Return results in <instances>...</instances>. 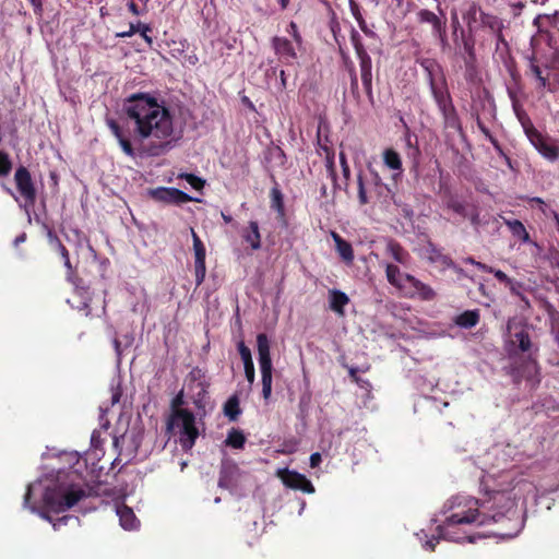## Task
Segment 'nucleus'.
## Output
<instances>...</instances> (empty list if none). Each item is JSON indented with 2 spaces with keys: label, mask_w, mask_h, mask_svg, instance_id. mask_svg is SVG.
Returning <instances> with one entry per match:
<instances>
[{
  "label": "nucleus",
  "mask_w": 559,
  "mask_h": 559,
  "mask_svg": "<svg viewBox=\"0 0 559 559\" xmlns=\"http://www.w3.org/2000/svg\"><path fill=\"white\" fill-rule=\"evenodd\" d=\"M448 511L450 514L437 527L439 536H432L425 543V548L429 551L435 550L440 537L456 543H473V535L460 532L462 525L497 524L500 527L488 531V534L502 537L515 536L521 526L516 503L508 491H493L488 499L484 500L456 496L449 500Z\"/></svg>",
  "instance_id": "obj_1"
},
{
  "label": "nucleus",
  "mask_w": 559,
  "mask_h": 559,
  "mask_svg": "<svg viewBox=\"0 0 559 559\" xmlns=\"http://www.w3.org/2000/svg\"><path fill=\"white\" fill-rule=\"evenodd\" d=\"M86 496L85 490L72 483L60 480L53 475H46L28 485L24 496V508L38 514L52 524L53 530L66 525L70 516L52 521L48 512L61 513L75 506Z\"/></svg>",
  "instance_id": "obj_2"
},
{
  "label": "nucleus",
  "mask_w": 559,
  "mask_h": 559,
  "mask_svg": "<svg viewBox=\"0 0 559 559\" xmlns=\"http://www.w3.org/2000/svg\"><path fill=\"white\" fill-rule=\"evenodd\" d=\"M173 130V116L165 100L142 93V154H163Z\"/></svg>",
  "instance_id": "obj_3"
},
{
  "label": "nucleus",
  "mask_w": 559,
  "mask_h": 559,
  "mask_svg": "<svg viewBox=\"0 0 559 559\" xmlns=\"http://www.w3.org/2000/svg\"><path fill=\"white\" fill-rule=\"evenodd\" d=\"M167 428L179 436V442L185 451L191 450L199 437L195 417L190 411H178L175 415H170Z\"/></svg>",
  "instance_id": "obj_4"
},
{
  "label": "nucleus",
  "mask_w": 559,
  "mask_h": 559,
  "mask_svg": "<svg viewBox=\"0 0 559 559\" xmlns=\"http://www.w3.org/2000/svg\"><path fill=\"white\" fill-rule=\"evenodd\" d=\"M257 346L261 370L262 396L265 401H269L272 394L273 366L270 354V341L266 334L260 333L257 335Z\"/></svg>",
  "instance_id": "obj_5"
},
{
  "label": "nucleus",
  "mask_w": 559,
  "mask_h": 559,
  "mask_svg": "<svg viewBox=\"0 0 559 559\" xmlns=\"http://www.w3.org/2000/svg\"><path fill=\"white\" fill-rule=\"evenodd\" d=\"M416 62L426 73V80L432 97L438 96L439 93L449 91L443 68L436 59L421 57L417 58Z\"/></svg>",
  "instance_id": "obj_6"
},
{
  "label": "nucleus",
  "mask_w": 559,
  "mask_h": 559,
  "mask_svg": "<svg viewBox=\"0 0 559 559\" xmlns=\"http://www.w3.org/2000/svg\"><path fill=\"white\" fill-rule=\"evenodd\" d=\"M441 199L447 209L457 214L463 219H468L473 226L480 224L479 211L476 205L461 200L447 188L441 192Z\"/></svg>",
  "instance_id": "obj_7"
},
{
  "label": "nucleus",
  "mask_w": 559,
  "mask_h": 559,
  "mask_svg": "<svg viewBox=\"0 0 559 559\" xmlns=\"http://www.w3.org/2000/svg\"><path fill=\"white\" fill-rule=\"evenodd\" d=\"M14 180L20 197L14 195L9 189L8 191L14 197V199L20 203V205L24 207L27 216H29V206L34 204L36 198V191L31 175L26 168L20 167L15 171ZM28 219H31V217H28Z\"/></svg>",
  "instance_id": "obj_8"
},
{
  "label": "nucleus",
  "mask_w": 559,
  "mask_h": 559,
  "mask_svg": "<svg viewBox=\"0 0 559 559\" xmlns=\"http://www.w3.org/2000/svg\"><path fill=\"white\" fill-rule=\"evenodd\" d=\"M433 100L442 115L444 127L459 132L462 131L461 120L456 108L453 105L450 92L439 93L438 96L433 97Z\"/></svg>",
  "instance_id": "obj_9"
},
{
  "label": "nucleus",
  "mask_w": 559,
  "mask_h": 559,
  "mask_svg": "<svg viewBox=\"0 0 559 559\" xmlns=\"http://www.w3.org/2000/svg\"><path fill=\"white\" fill-rule=\"evenodd\" d=\"M526 136L543 157L550 162H555L559 158V145L554 139L548 135H544L537 129L528 133Z\"/></svg>",
  "instance_id": "obj_10"
},
{
  "label": "nucleus",
  "mask_w": 559,
  "mask_h": 559,
  "mask_svg": "<svg viewBox=\"0 0 559 559\" xmlns=\"http://www.w3.org/2000/svg\"><path fill=\"white\" fill-rule=\"evenodd\" d=\"M403 277L405 283H407L406 295L409 298H418L423 301H432L436 299L437 293L430 285L425 284L411 274H405Z\"/></svg>",
  "instance_id": "obj_11"
},
{
  "label": "nucleus",
  "mask_w": 559,
  "mask_h": 559,
  "mask_svg": "<svg viewBox=\"0 0 559 559\" xmlns=\"http://www.w3.org/2000/svg\"><path fill=\"white\" fill-rule=\"evenodd\" d=\"M191 236L193 241V252H194V276H195V284L197 286H200L205 278L206 274V265H205V257H206V249L201 240V238L198 236V234L194 231L193 228H191Z\"/></svg>",
  "instance_id": "obj_12"
},
{
  "label": "nucleus",
  "mask_w": 559,
  "mask_h": 559,
  "mask_svg": "<svg viewBox=\"0 0 559 559\" xmlns=\"http://www.w3.org/2000/svg\"><path fill=\"white\" fill-rule=\"evenodd\" d=\"M283 484L292 489L300 490L305 493H313L314 487L312 483L304 475L296 471L282 469L278 472Z\"/></svg>",
  "instance_id": "obj_13"
},
{
  "label": "nucleus",
  "mask_w": 559,
  "mask_h": 559,
  "mask_svg": "<svg viewBox=\"0 0 559 559\" xmlns=\"http://www.w3.org/2000/svg\"><path fill=\"white\" fill-rule=\"evenodd\" d=\"M533 344L530 337V333L525 326H520L514 333L511 334V340L509 342V357L512 358L521 353H528L532 348Z\"/></svg>",
  "instance_id": "obj_14"
},
{
  "label": "nucleus",
  "mask_w": 559,
  "mask_h": 559,
  "mask_svg": "<svg viewBox=\"0 0 559 559\" xmlns=\"http://www.w3.org/2000/svg\"><path fill=\"white\" fill-rule=\"evenodd\" d=\"M239 476L238 465L231 460H224L221 464L218 486L224 489H231L237 485Z\"/></svg>",
  "instance_id": "obj_15"
},
{
  "label": "nucleus",
  "mask_w": 559,
  "mask_h": 559,
  "mask_svg": "<svg viewBox=\"0 0 559 559\" xmlns=\"http://www.w3.org/2000/svg\"><path fill=\"white\" fill-rule=\"evenodd\" d=\"M151 195L160 202L183 204L192 201V198L177 188H157L151 191Z\"/></svg>",
  "instance_id": "obj_16"
},
{
  "label": "nucleus",
  "mask_w": 559,
  "mask_h": 559,
  "mask_svg": "<svg viewBox=\"0 0 559 559\" xmlns=\"http://www.w3.org/2000/svg\"><path fill=\"white\" fill-rule=\"evenodd\" d=\"M357 58L359 60V67H360V76L364 90L369 98L370 102L373 99L372 95V61L369 53L362 52L357 55Z\"/></svg>",
  "instance_id": "obj_17"
},
{
  "label": "nucleus",
  "mask_w": 559,
  "mask_h": 559,
  "mask_svg": "<svg viewBox=\"0 0 559 559\" xmlns=\"http://www.w3.org/2000/svg\"><path fill=\"white\" fill-rule=\"evenodd\" d=\"M426 252L428 261L432 264H436L437 266H440L442 270L453 269L457 273L463 272L462 269L456 267L455 263L448 254H444L442 250L433 243H428Z\"/></svg>",
  "instance_id": "obj_18"
},
{
  "label": "nucleus",
  "mask_w": 559,
  "mask_h": 559,
  "mask_svg": "<svg viewBox=\"0 0 559 559\" xmlns=\"http://www.w3.org/2000/svg\"><path fill=\"white\" fill-rule=\"evenodd\" d=\"M526 75L533 76L537 81L538 88H546L549 83V68L540 64L535 56L528 58V69Z\"/></svg>",
  "instance_id": "obj_19"
},
{
  "label": "nucleus",
  "mask_w": 559,
  "mask_h": 559,
  "mask_svg": "<svg viewBox=\"0 0 559 559\" xmlns=\"http://www.w3.org/2000/svg\"><path fill=\"white\" fill-rule=\"evenodd\" d=\"M272 47L276 56L285 62H292L297 59L296 50L290 40L286 37L274 36Z\"/></svg>",
  "instance_id": "obj_20"
},
{
  "label": "nucleus",
  "mask_w": 559,
  "mask_h": 559,
  "mask_svg": "<svg viewBox=\"0 0 559 559\" xmlns=\"http://www.w3.org/2000/svg\"><path fill=\"white\" fill-rule=\"evenodd\" d=\"M116 514L119 519V524L124 531H134L138 527V519L132 508L119 502L116 504Z\"/></svg>",
  "instance_id": "obj_21"
},
{
  "label": "nucleus",
  "mask_w": 559,
  "mask_h": 559,
  "mask_svg": "<svg viewBox=\"0 0 559 559\" xmlns=\"http://www.w3.org/2000/svg\"><path fill=\"white\" fill-rule=\"evenodd\" d=\"M478 20L483 23V34H485L489 38L488 43H491L492 37H495L497 34L501 33L504 29L503 21L495 14L486 12Z\"/></svg>",
  "instance_id": "obj_22"
},
{
  "label": "nucleus",
  "mask_w": 559,
  "mask_h": 559,
  "mask_svg": "<svg viewBox=\"0 0 559 559\" xmlns=\"http://www.w3.org/2000/svg\"><path fill=\"white\" fill-rule=\"evenodd\" d=\"M480 7L476 2L469 3L468 8L462 13V17L464 23L466 24V32L467 33H476V25L478 23V19L483 14H485Z\"/></svg>",
  "instance_id": "obj_23"
},
{
  "label": "nucleus",
  "mask_w": 559,
  "mask_h": 559,
  "mask_svg": "<svg viewBox=\"0 0 559 559\" xmlns=\"http://www.w3.org/2000/svg\"><path fill=\"white\" fill-rule=\"evenodd\" d=\"M329 301L331 310L343 317L345 314L344 308L349 304V298L338 289H331L329 292Z\"/></svg>",
  "instance_id": "obj_24"
},
{
  "label": "nucleus",
  "mask_w": 559,
  "mask_h": 559,
  "mask_svg": "<svg viewBox=\"0 0 559 559\" xmlns=\"http://www.w3.org/2000/svg\"><path fill=\"white\" fill-rule=\"evenodd\" d=\"M331 236L335 242L336 251L342 260L346 263H353L355 257L352 245L335 231H332Z\"/></svg>",
  "instance_id": "obj_25"
},
{
  "label": "nucleus",
  "mask_w": 559,
  "mask_h": 559,
  "mask_svg": "<svg viewBox=\"0 0 559 559\" xmlns=\"http://www.w3.org/2000/svg\"><path fill=\"white\" fill-rule=\"evenodd\" d=\"M242 238L250 245L252 250H259L261 248V234L258 222H249L248 227L242 230Z\"/></svg>",
  "instance_id": "obj_26"
},
{
  "label": "nucleus",
  "mask_w": 559,
  "mask_h": 559,
  "mask_svg": "<svg viewBox=\"0 0 559 559\" xmlns=\"http://www.w3.org/2000/svg\"><path fill=\"white\" fill-rule=\"evenodd\" d=\"M480 313L478 309L465 310L455 317L454 323L463 329H472L478 324Z\"/></svg>",
  "instance_id": "obj_27"
},
{
  "label": "nucleus",
  "mask_w": 559,
  "mask_h": 559,
  "mask_svg": "<svg viewBox=\"0 0 559 559\" xmlns=\"http://www.w3.org/2000/svg\"><path fill=\"white\" fill-rule=\"evenodd\" d=\"M462 33V45L465 52L464 60H477L475 45L479 44V38L475 36V34L465 33L464 29H461Z\"/></svg>",
  "instance_id": "obj_28"
},
{
  "label": "nucleus",
  "mask_w": 559,
  "mask_h": 559,
  "mask_svg": "<svg viewBox=\"0 0 559 559\" xmlns=\"http://www.w3.org/2000/svg\"><path fill=\"white\" fill-rule=\"evenodd\" d=\"M385 275H386L388 282L392 286H394L399 289H407V283H405L404 277H403L405 274L401 273V270L397 265L388 264L385 267Z\"/></svg>",
  "instance_id": "obj_29"
},
{
  "label": "nucleus",
  "mask_w": 559,
  "mask_h": 559,
  "mask_svg": "<svg viewBox=\"0 0 559 559\" xmlns=\"http://www.w3.org/2000/svg\"><path fill=\"white\" fill-rule=\"evenodd\" d=\"M417 21L419 23H428L432 27V33L435 31H440L445 21H442L436 13L429 11L427 9H421L417 12Z\"/></svg>",
  "instance_id": "obj_30"
},
{
  "label": "nucleus",
  "mask_w": 559,
  "mask_h": 559,
  "mask_svg": "<svg viewBox=\"0 0 559 559\" xmlns=\"http://www.w3.org/2000/svg\"><path fill=\"white\" fill-rule=\"evenodd\" d=\"M271 209L274 210L280 217L285 216L284 195L275 182V186L270 191Z\"/></svg>",
  "instance_id": "obj_31"
},
{
  "label": "nucleus",
  "mask_w": 559,
  "mask_h": 559,
  "mask_svg": "<svg viewBox=\"0 0 559 559\" xmlns=\"http://www.w3.org/2000/svg\"><path fill=\"white\" fill-rule=\"evenodd\" d=\"M240 402L237 394H233L224 404V414L230 421H236L241 414Z\"/></svg>",
  "instance_id": "obj_32"
},
{
  "label": "nucleus",
  "mask_w": 559,
  "mask_h": 559,
  "mask_svg": "<svg viewBox=\"0 0 559 559\" xmlns=\"http://www.w3.org/2000/svg\"><path fill=\"white\" fill-rule=\"evenodd\" d=\"M107 126L109 127V129L111 130L114 135L118 139L119 144H120L122 151L127 155L132 156L133 155V151H132L131 144H130V142L127 139L123 138V135L121 133V130H120L119 126L117 124V122L115 120H112V119H107Z\"/></svg>",
  "instance_id": "obj_33"
},
{
  "label": "nucleus",
  "mask_w": 559,
  "mask_h": 559,
  "mask_svg": "<svg viewBox=\"0 0 559 559\" xmlns=\"http://www.w3.org/2000/svg\"><path fill=\"white\" fill-rule=\"evenodd\" d=\"M464 79L471 84H478L480 82V78L477 68V60H464Z\"/></svg>",
  "instance_id": "obj_34"
},
{
  "label": "nucleus",
  "mask_w": 559,
  "mask_h": 559,
  "mask_svg": "<svg viewBox=\"0 0 559 559\" xmlns=\"http://www.w3.org/2000/svg\"><path fill=\"white\" fill-rule=\"evenodd\" d=\"M225 443L234 449H242L246 443V437L241 430L233 428L228 432Z\"/></svg>",
  "instance_id": "obj_35"
},
{
  "label": "nucleus",
  "mask_w": 559,
  "mask_h": 559,
  "mask_svg": "<svg viewBox=\"0 0 559 559\" xmlns=\"http://www.w3.org/2000/svg\"><path fill=\"white\" fill-rule=\"evenodd\" d=\"M388 251L392 258L399 263H406L409 254L408 252L396 241H390L388 243Z\"/></svg>",
  "instance_id": "obj_36"
},
{
  "label": "nucleus",
  "mask_w": 559,
  "mask_h": 559,
  "mask_svg": "<svg viewBox=\"0 0 559 559\" xmlns=\"http://www.w3.org/2000/svg\"><path fill=\"white\" fill-rule=\"evenodd\" d=\"M383 160L384 164L392 170H401L402 169V159L400 154L393 148H386L383 152Z\"/></svg>",
  "instance_id": "obj_37"
},
{
  "label": "nucleus",
  "mask_w": 559,
  "mask_h": 559,
  "mask_svg": "<svg viewBox=\"0 0 559 559\" xmlns=\"http://www.w3.org/2000/svg\"><path fill=\"white\" fill-rule=\"evenodd\" d=\"M138 99H140V94H133L129 99L130 104L126 105L124 109L128 116L134 120L135 130L140 131V107L138 104H133Z\"/></svg>",
  "instance_id": "obj_38"
},
{
  "label": "nucleus",
  "mask_w": 559,
  "mask_h": 559,
  "mask_svg": "<svg viewBox=\"0 0 559 559\" xmlns=\"http://www.w3.org/2000/svg\"><path fill=\"white\" fill-rule=\"evenodd\" d=\"M507 226L509 227L512 235L522 241L526 242L530 240V235L526 231L525 226L519 219L507 221Z\"/></svg>",
  "instance_id": "obj_39"
},
{
  "label": "nucleus",
  "mask_w": 559,
  "mask_h": 559,
  "mask_svg": "<svg viewBox=\"0 0 559 559\" xmlns=\"http://www.w3.org/2000/svg\"><path fill=\"white\" fill-rule=\"evenodd\" d=\"M507 287L509 288L510 293L518 297L521 301H523L525 304V306L527 308H530V300L528 298L526 297V295L524 294L525 292V285L522 283V282H519V281H515V280H511L510 283L507 285Z\"/></svg>",
  "instance_id": "obj_40"
},
{
  "label": "nucleus",
  "mask_w": 559,
  "mask_h": 559,
  "mask_svg": "<svg viewBox=\"0 0 559 559\" xmlns=\"http://www.w3.org/2000/svg\"><path fill=\"white\" fill-rule=\"evenodd\" d=\"M492 40L496 41V53L499 55V57L504 60V58L509 55L510 47L509 43L507 41L503 31L499 34H497L495 37H492Z\"/></svg>",
  "instance_id": "obj_41"
},
{
  "label": "nucleus",
  "mask_w": 559,
  "mask_h": 559,
  "mask_svg": "<svg viewBox=\"0 0 559 559\" xmlns=\"http://www.w3.org/2000/svg\"><path fill=\"white\" fill-rule=\"evenodd\" d=\"M195 386L198 392L193 395V403L195 407L200 409L204 407V399L207 394L209 383L206 381H200Z\"/></svg>",
  "instance_id": "obj_42"
},
{
  "label": "nucleus",
  "mask_w": 559,
  "mask_h": 559,
  "mask_svg": "<svg viewBox=\"0 0 559 559\" xmlns=\"http://www.w3.org/2000/svg\"><path fill=\"white\" fill-rule=\"evenodd\" d=\"M48 239H49V242L59 250L60 254L62 255V258L64 260V265L68 269H70L71 264H70L69 253H68L67 249L64 248V246L61 245L59 239L51 231L48 233Z\"/></svg>",
  "instance_id": "obj_43"
},
{
  "label": "nucleus",
  "mask_w": 559,
  "mask_h": 559,
  "mask_svg": "<svg viewBox=\"0 0 559 559\" xmlns=\"http://www.w3.org/2000/svg\"><path fill=\"white\" fill-rule=\"evenodd\" d=\"M348 68V73L350 76V91L355 97H359V91H358V78L356 73V69L350 60L345 59Z\"/></svg>",
  "instance_id": "obj_44"
},
{
  "label": "nucleus",
  "mask_w": 559,
  "mask_h": 559,
  "mask_svg": "<svg viewBox=\"0 0 559 559\" xmlns=\"http://www.w3.org/2000/svg\"><path fill=\"white\" fill-rule=\"evenodd\" d=\"M515 116H516L519 122L521 123L525 135H527L528 133H531L532 131H534L536 129L535 126L533 124L530 116L527 115V112L525 110L516 112Z\"/></svg>",
  "instance_id": "obj_45"
},
{
  "label": "nucleus",
  "mask_w": 559,
  "mask_h": 559,
  "mask_svg": "<svg viewBox=\"0 0 559 559\" xmlns=\"http://www.w3.org/2000/svg\"><path fill=\"white\" fill-rule=\"evenodd\" d=\"M75 296L81 299L80 304L75 305L73 300L69 299L68 302L71 304L72 307L78 308L79 310H85L88 308V293L83 288H76Z\"/></svg>",
  "instance_id": "obj_46"
},
{
  "label": "nucleus",
  "mask_w": 559,
  "mask_h": 559,
  "mask_svg": "<svg viewBox=\"0 0 559 559\" xmlns=\"http://www.w3.org/2000/svg\"><path fill=\"white\" fill-rule=\"evenodd\" d=\"M132 342H133V337H129L128 335H124L123 338H121V336H118L115 340V348H116V353L118 356V360H120L123 350L128 346H130L132 344Z\"/></svg>",
  "instance_id": "obj_47"
},
{
  "label": "nucleus",
  "mask_w": 559,
  "mask_h": 559,
  "mask_svg": "<svg viewBox=\"0 0 559 559\" xmlns=\"http://www.w3.org/2000/svg\"><path fill=\"white\" fill-rule=\"evenodd\" d=\"M350 41H352V45H353V47L355 49L356 55H359V53H362V52L367 51L365 46H364V44H362L361 36L359 35V33L355 28H352Z\"/></svg>",
  "instance_id": "obj_48"
},
{
  "label": "nucleus",
  "mask_w": 559,
  "mask_h": 559,
  "mask_svg": "<svg viewBox=\"0 0 559 559\" xmlns=\"http://www.w3.org/2000/svg\"><path fill=\"white\" fill-rule=\"evenodd\" d=\"M195 190H200L204 187L205 181L193 174H183L180 176Z\"/></svg>",
  "instance_id": "obj_49"
},
{
  "label": "nucleus",
  "mask_w": 559,
  "mask_h": 559,
  "mask_svg": "<svg viewBox=\"0 0 559 559\" xmlns=\"http://www.w3.org/2000/svg\"><path fill=\"white\" fill-rule=\"evenodd\" d=\"M357 185H358V200L361 205H365L368 203V197L365 189L364 178L361 173L357 176Z\"/></svg>",
  "instance_id": "obj_50"
},
{
  "label": "nucleus",
  "mask_w": 559,
  "mask_h": 559,
  "mask_svg": "<svg viewBox=\"0 0 559 559\" xmlns=\"http://www.w3.org/2000/svg\"><path fill=\"white\" fill-rule=\"evenodd\" d=\"M238 352H239V355L243 361V365L245 364H249L250 361H253L252 360V355H251V350L250 348L245 344L243 341H240L238 343Z\"/></svg>",
  "instance_id": "obj_51"
},
{
  "label": "nucleus",
  "mask_w": 559,
  "mask_h": 559,
  "mask_svg": "<svg viewBox=\"0 0 559 559\" xmlns=\"http://www.w3.org/2000/svg\"><path fill=\"white\" fill-rule=\"evenodd\" d=\"M11 170V162L7 154L0 152V177L7 176Z\"/></svg>",
  "instance_id": "obj_52"
},
{
  "label": "nucleus",
  "mask_w": 559,
  "mask_h": 559,
  "mask_svg": "<svg viewBox=\"0 0 559 559\" xmlns=\"http://www.w3.org/2000/svg\"><path fill=\"white\" fill-rule=\"evenodd\" d=\"M286 31L293 37V39L295 40V43L297 45H301L302 37H301V35L298 31V26L295 22L292 21Z\"/></svg>",
  "instance_id": "obj_53"
},
{
  "label": "nucleus",
  "mask_w": 559,
  "mask_h": 559,
  "mask_svg": "<svg viewBox=\"0 0 559 559\" xmlns=\"http://www.w3.org/2000/svg\"><path fill=\"white\" fill-rule=\"evenodd\" d=\"M183 393L179 392L171 401V415H175L178 411H186L181 406L183 405Z\"/></svg>",
  "instance_id": "obj_54"
},
{
  "label": "nucleus",
  "mask_w": 559,
  "mask_h": 559,
  "mask_svg": "<svg viewBox=\"0 0 559 559\" xmlns=\"http://www.w3.org/2000/svg\"><path fill=\"white\" fill-rule=\"evenodd\" d=\"M205 371L199 367H194L190 372H189V379L191 381H194L197 383H199L200 381H205Z\"/></svg>",
  "instance_id": "obj_55"
},
{
  "label": "nucleus",
  "mask_w": 559,
  "mask_h": 559,
  "mask_svg": "<svg viewBox=\"0 0 559 559\" xmlns=\"http://www.w3.org/2000/svg\"><path fill=\"white\" fill-rule=\"evenodd\" d=\"M432 35L439 39L440 45H441L442 48L448 46V37H447L445 23L442 25L440 31H435L432 33Z\"/></svg>",
  "instance_id": "obj_56"
},
{
  "label": "nucleus",
  "mask_w": 559,
  "mask_h": 559,
  "mask_svg": "<svg viewBox=\"0 0 559 559\" xmlns=\"http://www.w3.org/2000/svg\"><path fill=\"white\" fill-rule=\"evenodd\" d=\"M245 376L247 381L252 384L255 379V371H254V365L253 361H250L249 364H245Z\"/></svg>",
  "instance_id": "obj_57"
},
{
  "label": "nucleus",
  "mask_w": 559,
  "mask_h": 559,
  "mask_svg": "<svg viewBox=\"0 0 559 559\" xmlns=\"http://www.w3.org/2000/svg\"><path fill=\"white\" fill-rule=\"evenodd\" d=\"M483 32H484L483 23L480 21H478V23L476 25L475 36H477L479 38L480 47H484L489 41V38L485 34H483Z\"/></svg>",
  "instance_id": "obj_58"
},
{
  "label": "nucleus",
  "mask_w": 559,
  "mask_h": 559,
  "mask_svg": "<svg viewBox=\"0 0 559 559\" xmlns=\"http://www.w3.org/2000/svg\"><path fill=\"white\" fill-rule=\"evenodd\" d=\"M465 263H469L476 265L479 270L484 272H493V269L487 264L476 261L474 258L468 257L464 260Z\"/></svg>",
  "instance_id": "obj_59"
},
{
  "label": "nucleus",
  "mask_w": 559,
  "mask_h": 559,
  "mask_svg": "<svg viewBox=\"0 0 559 559\" xmlns=\"http://www.w3.org/2000/svg\"><path fill=\"white\" fill-rule=\"evenodd\" d=\"M559 16V10L558 11H555L554 14H540L538 15L537 17H535L534 20V24L535 25H539V22L545 20L549 23H551L552 20H556L557 17Z\"/></svg>",
  "instance_id": "obj_60"
},
{
  "label": "nucleus",
  "mask_w": 559,
  "mask_h": 559,
  "mask_svg": "<svg viewBox=\"0 0 559 559\" xmlns=\"http://www.w3.org/2000/svg\"><path fill=\"white\" fill-rule=\"evenodd\" d=\"M495 277L500 282V283H503L506 286L510 283V281L512 280L511 277H509L503 271L501 270H493V272H491Z\"/></svg>",
  "instance_id": "obj_61"
},
{
  "label": "nucleus",
  "mask_w": 559,
  "mask_h": 559,
  "mask_svg": "<svg viewBox=\"0 0 559 559\" xmlns=\"http://www.w3.org/2000/svg\"><path fill=\"white\" fill-rule=\"evenodd\" d=\"M340 162H341V166H342L343 176L345 177V179H348L350 176V169H349V166L347 164L344 153L340 154Z\"/></svg>",
  "instance_id": "obj_62"
},
{
  "label": "nucleus",
  "mask_w": 559,
  "mask_h": 559,
  "mask_svg": "<svg viewBox=\"0 0 559 559\" xmlns=\"http://www.w3.org/2000/svg\"><path fill=\"white\" fill-rule=\"evenodd\" d=\"M356 20L358 22V25L360 27V29L367 35V36H373L374 33L372 31H370L366 24V21L365 19L362 17V15H359V16H356Z\"/></svg>",
  "instance_id": "obj_63"
},
{
  "label": "nucleus",
  "mask_w": 559,
  "mask_h": 559,
  "mask_svg": "<svg viewBox=\"0 0 559 559\" xmlns=\"http://www.w3.org/2000/svg\"><path fill=\"white\" fill-rule=\"evenodd\" d=\"M356 20L358 22V25L360 27V29L367 35V36H373L374 33L372 31H370L366 24V21L365 19L362 17V15H359V16H356Z\"/></svg>",
  "instance_id": "obj_64"
}]
</instances>
